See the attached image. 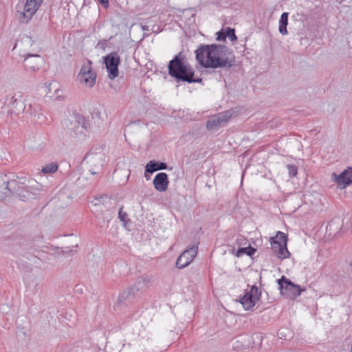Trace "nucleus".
Returning a JSON list of instances; mask_svg holds the SVG:
<instances>
[{"mask_svg":"<svg viewBox=\"0 0 352 352\" xmlns=\"http://www.w3.org/2000/svg\"><path fill=\"white\" fill-rule=\"evenodd\" d=\"M104 159V155L102 152L91 151L85 155L82 163L86 166V169L91 175H96L102 169Z\"/></svg>","mask_w":352,"mask_h":352,"instance_id":"6","label":"nucleus"},{"mask_svg":"<svg viewBox=\"0 0 352 352\" xmlns=\"http://www.w3.org/2000/svg\"><path fill=\"white\" fill-rule=\"evenodd\" d=\"M98 1L104 7H105V8L108 7L109 0H98Z\"/></svg>","mask_w":352,"mask_h":352,"instance_id":"29","label":"nucleus"},{"mask_svg":"<svg viewBox=\"0 0 352 352\" xmlns=\"http://www.w3.org/2000/svg\"><path fill=\"white\" fill-rule=\"evenodd\" d=\"M120 62V56L117 53H111L106 56L104 63L110 79L113 80L118 76V67Z\"/></svg>","mask_w":352,"mask_h":352,"instance_id":"12","label":"nucleus"},{"mask_svg":"<svg viewBox=\"0 0 352 352\" xmlns=\"http://www.w3.org/2000/svg\"><path fill=\"white\" fill-rule=\"evenodd\" d=\"M127 214L123 211L122 207L120 208L118 212V217L120 219L121 221L124 223V225L127 223L128 219H127Z\"/></svg>","mask_w":352,"mask_h":352,"instance_id":"25","label":"nucleus"},{"mask_svg":"<svg viewBox=\"0 0 352 352\" xmlns=\"http://www.w3.org/2000/svg\"><path fill=\"white\" fill-rule=\"evenodd\" d=\"M166 168L167 164L164 162L150 161L146 166L145 177H146V173H153L155 171Z\"/></svg>","mask_w":352,"mask_h":352,"instance_id":"19","label":"nucleus"},{"mask_svg":"<svg viewBox=\"0 0 352 352\" xmlns=\"http://www.w3.org/2000/svg\"><path fill=\"white\" fill-rule=\"evenodd\" d=\"M255 252V250L254 248H250L248 250L247 248H240L238 250L237 255L239 256L242 253H246L248 255L251 256L252 254H254Z\"/></svg>","mask_w":352,"mask_h":352,"instance_id":"27","label":"nucleus"},{"mask_svg":"<svg viewBox=\"0 0 352 352\" xmlns=\"http://www.w3.org/2000/svg\"><path fill=\"white\" fill-rule=\"evenodd\" d=\"M152 283V278L148 276L143 275L140 276L135 283L124 292L121 298H127L129 296H135L140 292L146 290Z\"/></svg>","mask_w":352,"mask_h":352,"instance_id":"10","label":"nucleus"},{"mask_svg":"<svg viewBox=\"0 0 352 352\" xmlns=\"http://www.w3.org/2000/svg\"><path fill=\"white\" fill-rule=\"evenodd\" d=\"M271 245L273 252L278 258L283 259L289 256L290 253L287 248V244H280L272 241Z\"/></svg>","mask_w":352,"mask_h":352,"instance_id":"18","label":"nucleus"},{"mask_svg":"<svg viewBox=\"0 0 352 352\" xmlns=\"http://www.w3.org/2000/svg\"><path fill=\"white\" fill-rule=\"evenodd\" d=\"M217 40L219 41H225L226 37V30H221V31H219V32H217Z\"/></svg>","mask_w":352,"mask_h":352,"instance_id":"28","label":"nucleus"},{"mask_svg":"<svg viewBox=\"0 0 352 352\" xmlns=\"http://www.w3.org/2000/svg\"><path fill=\"white\" fill-rule=\"evenodd\" d=\"M226 37L228 38L231 41H234L237 39L234 33V30L231 28H227L226 30Z\"/></svg>","mask_w":352,"mask_h":352,"instance_id":"23","label":"nucleus"},{"mask_svg":"<svg viewBox=\"0 0 352 352\" xmlns=\"http://www.w3.org/2000/svg\"><path fill=\"white\" fill-rule=\"evenodd\" d=\"M7 104L10 108V111L16 115L23 113L25 109V97L21 94H16L7 98Z\"/></svg>","mask_w":352,"mask_h":352,"instance_id":"11","label":"nucleus"},{"mask_svg":"<svg viewBox=\"0 0 352 352\" xmlns=\"http://www.w3.org/2000/svg\"><path fill=\"white\" fill-rule=\"evenodd\" d=\"M57 84L56 82H52L49 85V92H51L52 89H55V94L54 96L58 98L60 97V95L58 94V92L60 91L63 92L62 90L58 89L57 87Z\"/></svg>","mask_w":352,"mask_h":352,"instance_id":"26","label":"nucleus"},{"mask_svg":"<svg viewBox=\"0 0 352 352\" xmlns=\"http://www.w3.org/2000/svg\"><path fill=\"white\" fill-rule=\"evenodd\" d=\"M25 67L27 70H38L43 64V58L36 54H28L25 58Z\"/></svg>","mask_w":352,"mask_h":352,"instance_id":"16","label":"nucleus"},{"mask_svg":"<svg viewBox=\"0 0 352 352\" xmlns=\"http://www.w3.org/2000/svg\"><path fill=\"white\" fill-rule=\"evenodd\" d=\"M96 74L91 68V62L83 65L77 76L78 82L87 87H92L96 83Z\"/></svg>","mask_w":352,"mask_h":352,"instance_id":"8","label":"nucleus"},{"mask_svg":"<svg viewBox=\"0 0 352 352\" xmlns=\"http://www.w3.org/2000/svg\"><path fill=\"white\" fill-rule=\"evenodd\" d=\"M287 170L289 171V175L291 177H294L296 176L298 173V168L297 166L295 165L288 164L287 165Z\"/></svg>","mask_w":352,"mask_h":352,"instance_id":"24","label":"nucleus"},{"mask_svg":"<svg viewBox=\"0 0 352 352\" xmlns=\"http://www.w3.org/2000/svg\"><path fill=\"white\" fill-rule=\"evenodd\" d=\"M288 23V13L283 12L279 20L278 31L282 35L287 34V25Z\"/></svg>","mask_w":352,"mask_h":352,"instance_id":"20","label":"nucleus"},{"mask_svg":"<svg viewBox=\"0 0 352 352\" xmlns=\"http://www.w3.org/2000/svg\"><path fill=\"white\" fill-rule=\"evenodd\" d=\"M196 58L206 68H230L234 62L232 51L222 45H206L196 51Z\"/></svg>","mask_w":352,"mask_h":352,"instance_id":"2","label":"nucleus"},{"mask_svg":"<svg viewBox=\"0 0 352 352\" xmlns=\"http://www.w3.org/2000/svg\"><path fill=\"white\" fill-rule=\"evenodd\" d=\"M179 53L173 60L169 62L168 64V73L176 79L181 80L183 81L190 82H195L201 81L200 78H194V70L193 69L185 63L180 58Z\"/></svg>","mask_w":352,"mask_h":352,"instance_id":"3","label":"nucleus"},{"mask_svg":"<svg viewBox=\"0 0 352 352\" xmlns=\"http://www.w3.org/2000/svg\"><path fill=\"white\" fill-rule=\"evenodd\" d=\"M197 254V247H191L184 251L176 261V266L179 269H183L188 266L194 259Z\"/></svg>","mask_w":352,"mask_h":352,"instance_id":"15","label":"nucleus"},{"mask_svg":"<svg viewBox=\"0 0 352 352\" xmlns=\"http://www.w3.org/2000/svg\"><path fill=\"white\" fill-rule=\"evenodd\" d=\"M331 179L342 189L345 188L352 183V168L348 167L340 174L333 173Z\"/></svg>","mask_w":352,"mask_h":352,"instance_id":"14","label":"nucleus"},{"mask_svg":"<svg viewBox=\"0 0 352 352\" xmlns=\"http://www.w3.org/2000/svg\"><path fill=\"white\" fill-rule=\"evenodd\" d=\"M153 185L155 188L160 192H164L167 190L168 186V179L167 174L165 173H160L157 174L153 179Z\"/></svg>","mask_w":352,"mask_h":352,"instance_id":"17","label":"nucleus"},{"mask_svg":"<svg viewBox=\"0 0 352 352\" xmlns=\"http://www.w3.org/2000/svg\"><path fill=\"white\" fill-rule=\"evenodd\" d=\"M43 0H19L17 6L18 18L21 23H28L36 14Z\"/></svg>","mask_w":352,"mask_h":352,"instance_id":"5","label":"nucleus"},{"mask_svg":"<svg viewBox=\"0 0 352 352\" xmlns=\"http://www.w3.org/2000/svg\"><path fill=\"white\" fill-rule=\"evenodd\" d=\"M67 133L76 140H83L87 133V122L84 116L74 115L65 120Z\"/></svg>","mask_w":352,"mask_h":352,"instance_id":"4","label":"nucleus"},{"mask_svg":"<svg viewBox=\"0 0 352 352\" xmlns=\"http://www.w3.org/2000/svg\"><path fill=\"white\" fill-rule=\"evenodd\" d=\"M58 169L56 163H50L45 166L43 167L42 172L45 174H52L55 173Z\"/></svg>","mask_w":352,"mask_h":352,"instance_id":"22","label":"nucleus"},{"mask_svg":"<svg viewBox=\"0 0 352 352\" xmlns=\"http://www.w3.org/2000/svg\"><path fill=\"white\" fill-rule=\"evenodd\" d=\"M272 241H274V242H276L280 244H281V243L287 244V236L285 233L279 231V232H278V233L275 237H272L270 239V242H272Z\"/></svg>","mask_w":352,"mask_h":352,"instance_id":"21","label":"nucleus"},{"mask_svg":"<svg viewBox=\"0 0 352 352\" xmlns=\"http://www.w3.org/2000/svg\"><path fill=\"white\" fill-rule=\"evenodd\" d=\"M25 177H19L14 173L0 174V201L4 199L11 193H16L22 201L34 199L39 189L34 180L28 179V184Z\"/></svg>","mask_w":352,"mask_h":352,"instance_id":"1","label":"nucleus"},{"mask_svg":"<svg viewBox=\"0 0 352 352\" xmlns=\"http://www.w3.org/2000/svg\"><path fill=\"white\" fill-rule=\"evenodd\" d=\"M335 222L333 221H331V222L329 223L327 228L329 229L330 231L332 230V227L333 226Z\"/></svg>","mask_w":352,"mask_h":352,"instance_id":"30","label":"nucleus"},{"mask_svg":"<svg viewBox=\"0 0 352 352\" xmlns=\"http://www.w3.org/2000/svg\"><path fill=\"white\" fill-rule=\"evenodd\" d=\"M231 113L224 111L212 116L207 122L206 127L208 130H215L225 125L231 118Z\"/></svg>","mask_w":352,"mask_h":352,"instance_id":"13","label":"nucleus"},{"mask_svg":"<svg viewBox=\"0 0 352 352\" xmlns=\"http://www.w3.org/2000/svg\"><path fill=\"white\" fill-rule=\"evenodd\" d=\"M261 293L257 287L253 285L249 291H246L244 295L240 298V303L245 310H250L254 307L258 301Z\"/></svg>","mask_w":352,"mask_h":352,"instance_id":"9","label":"nucleus"},{"mask_svg":"<svg viewBox=\"0 0 352 352\" xmlns=\"http://www.w3.org/2000/svg\"><path fill=\"white\" fill-rule=\"evenodd\" d=\"M278 283L281 294L290 299H295L300 295L302 291L305 290L302 289L299 285L293 283L285 276H282V278L278 280Z\"/></svg>","mask_w":352,"mask_h":352,"instance_id":"7","label":"nucleus"}]
</instances>
